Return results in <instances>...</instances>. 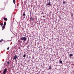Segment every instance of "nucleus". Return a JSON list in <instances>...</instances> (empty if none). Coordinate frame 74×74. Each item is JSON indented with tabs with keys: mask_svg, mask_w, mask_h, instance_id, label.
I'll return each mask as SVG.
<instances>
[{
	"mask_svg": "<svg viewBox=\"0 0 74 74\" xmlns=\"http://www.w3.org/2000/svg\"><path fill=\"white\" fill-rule=\"evenodd\" d=\"M27 39V38L25 37H22V38H21V40H23L24 41H26V40Z\"/></svg>",
	"mask_w": 74,
	"mask_h": 74,
	"instance_id": "obj_1",
	"label": "nucleus"
},
{
	"mask_svg": "<svg viewBox=\"0 0 74 74\" xmlns=\"http://www.w3.org/2000/svg\"><path fill=\"white\" fill-rule=\"evenodd\" d=\"M13 58V60H15H15H16V58H17V56H16V54L15 55V56H14V57Z\"/></svg>",
	"mask_w": 74,
	"mask_h": 74,
	"instance_id": "obj_2",
	"label": "nucleus"
},
{
	"mask_svg": "<svg viewBox=\"0 0 74 74\" xmlns=\"http://www.w3.org/2000/svg\"><path fill=\"white\" fill-rule=\"evenodd\" d=\"M7 69L6 68H5L4 69V70L3 72V74H5V73H6V72H7Z\"/></svg>",
	"mask_w": 74,
	"mask_h": 74,
	"instance_id": "obj_3",
	"label": "nucleus"
},
{
	"mask_svg": "<svg viewBox=\"0 0 74 74\" xmlns=\"http://www.w3.org/2000/svg\"><path fill=\"white\" fill-rule=\"evenodd\" d=\"M5 26L4 25L2 26V30H4V29H5Z\"/></svg>",
	"mask_w": 74,
	"mask_h": 74,
	"instance_id": "obj_4",
	"label": "nucleus"
},
{
	"mask_svg": "<svg viewBox=\"0 0 74 74\" xmlns=\"http://www.w3.org/2000/svg\"><path fill=\"white\" fill-rule=\"evenodd\" d=\"M73 55L72 54H71L70 55H69V56H70V58H71V56H73Z\"/></svg>",
	"mask_w": 74,
	"mask_h": 74,
	"instance_id": "obj_5",
	"label": "nucleus"
},
{
	"mask_svg": "<svg viewBox=\"0 0 74 74\" xmlns=\"http://www.w3.org/2000/svg\"><path fill=\"white\" fill-rule=\"evenodd\" d=\"M0 25L2 27L3 26V23H0Z\"/></svg>",
	"mask_w": 74,
	"mask_h": 74,
	"instance_id": "obj_6",
	"label": "nucleus"
},
{
	"mask_svg": "<svg viewBox=\"0 0 74 74\" xmlns=\"http://www.w3.org/2000/svg\"><path fill=\"white\" fill-rule=\"evenodd\" d=\"M4 26H5V25H6V22L5 21L4 22V25H3Z\"/></svg>",
	"mask_w": 74,
	"mask_h": 74,
	"instance_id": "obj_7",
	"label": "nucleus"
},
{
	"mask_svg": "<svg viewBox=\"0 0 74 74\" xmlns=\"http://www.w3.org/2000/svg\"><path fill=\"white\" fill-rule=\"evenodd\" d=\"M47 5H51V3L50 2H49L47 4Z\"/></svg>",
	"mask_w": 74,
	"mask_h": 74,
	"instance_id": "obj_8",
	"label": "nucleus"
},
{
	"mask_svg": "<svg viewBox=\"0 0 74 74\" xmlns=\"http://www.w3.org/2000/svg\"><path fill=\"white\" fill-rule=\"evenodd\" d=\"M4 20L5 21H7V18L5 17L4 18Z\"/></svg>",
	"mask_w": 74,
	"mask_h": 74,
	"instance_id": "obj_9",
	"label": "nucleus"
},
{
	"mask_svg": "<svg viewBox=\"0 0 74 74\" xmlns=\"http://www.w3.org/2000/svg\"><path fill=\"white\" fill-rule=\"evenodd\" d=\"M13 3L15 5V0H13Z\"/></svg>",
	"mask_w": 74,
	"mask_h": 74,
	"instance_id": "obj_10",
	"label": "nucleus"
},
{
	"mask_svg": "<svg viewBox=\"0 0 74 74\" xmlns=\"http://www.w3.org/2000/svg\"><path fill=\"white\" fill-rule=\"evenodd\" d=\"M30 19H32V21H33V20H34V18H33L31 17Z\"/></svg>",
	"mask_w": 74,
	"mask_h": 74,
	"instance_id": "obj_11",
	"label": "nucleus"
},
{
	"mask_svg": "<svg viewBox=\"0 0 74 74\" xmlns=\"http://www.w3.org/2000/svg\"><path fill=\"white\" fill-rule=\"evenodd\" d=\"M3 39H1L0 40V42H2V41H3Z\"/></svg>",
	"mask_w": 74,
	"mask_h": 74,
	"instance_id": "obj_12",
	"label": "nucleus"
},
{
	"mask_svg": "<svg viewBox=\"0 0 74 74\" xmlns=\"http://www.w3.org/2000/svg\"><path fill=\"white\" fill-rule=\"evenodd\" d=\"M60 63H61V64H62V61L61 60H60Z\"/></svg>",
	"mask_w": 74,
	"mask_h": 74,
	"instance_id": "obj_13",
	"label": "nucleus"
},
{
	"mask_svg": "<svg viewBox=\"0 0 74 74\" xmlns=\"http://www.w3.org/2000/svg\"><path fill=\"white\" fill-rule=\"evenodd\" d=\"M21 42V40H18V42L19 43V44H20V42Z\"/></svg>",
	"mask_w": 74,
	"mask_h": 74,
	"instance_id": "obj_14",
	"label": "nucleus"
},
{
	"mask_svg": "<svg viewBox=\"0 0 74 74\" xmlns=\"http://www.w3.org/2000/svg\"><path fill=\"white\" fill-rule=\"evenodd\" d=\"M23 57L25 58V57H26V54H24V55L23 56Z\"/></svg>",
	"mask_w": 74,
	"mask_h": 74,
	"instance_id": "obj_15",
	"label": "nucleus"
},
{
	"mask_svg": "<svg viewBox=\"0 0 74 74\" xmlns=\"http://www.w3.org/2000/svg\"><path fill=\"white\" fill-rule=\"evenodd\" d=\"M51 66H49V70H51Z\"/></svg>",
	"mask_w": 74,
	"mask_h": 74,
	"instance_id": "obj_16",
	"label": "nucleus"
},
{
	"mask_svg": "<svg viewBox=\"0 0 74 74\" xmlns=\"http://www.w3.org/2000/svg\"><path fill=\"white\" fill-rule=\"evenodd\" d=\"M9 49H10V47H8L7 48V50H9Z\"/></svg>",
	"mask_w": 74,
	"mask_h": 74,
	"instance_id": "obj_17",
	"label": "nucleus"
},
{
	"mask_svg": "<svg viewBox=\"0 0 74 74\" xmlns=\"http://www.w3.org/2000/svg\"><path fill=\"white\" fill-rule=\"evenodd\" d=\"M23 16H25V13L23 14Z\"/></svg>",
	"mask_w": 74,
	"mask_h": 74,
	"instance_id": "obj_18",
	"label": "nucleus"
},
{
	"mask_svg": "<svg viewBox=\"0 0 74 74\" xmlns=\"http://www.w3.org/2000/svg\"><path fill=\"white\" fill-rule=\"evenodd\" d=\"M7 64H9L10 63V61L7 62Z\"/></svg>",
	"mask_w": 74,
	"mask_h": 74,
	"instance_id": "obj_19",
	"label": "nucleus"
},
{
	"mask_svg": "<svg viewBox=\"0 0 74 74\" xmlns=\"http://www.w3.org/2000/svg\"><path fill=\"white\" fill-rule=\"evenodd\" d=\"M63 3L64 4V3H65V2H64V1L63 2Z\"/></svg>",
	"mask_w": 74,
	"mask_h": 74,
	"instance_id": "obj_20",
	"label": "nucleus"
},
{
	"mask_svg": "<svg viewBox=\"0 0 74 74\" xmlns=\"http://www.w3.org/2000/svg\"><path fill=\"white\" fill-rule=\"evenodd\" d=\"M43 17H44V16H43Z\"/></svg>",
	"mask_w": 74,
	"mask_h": 74,
	"instance_id": "obj_21",
	"label": "nucleus"
}]
</instances>
